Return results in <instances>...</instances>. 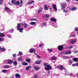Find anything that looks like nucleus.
<instances>
[{
	"instance_id": "nucleus-59",
	"label": "nucleus",
	"mask_w": 78,
	"mask_h": 78,
	"mask_svg": "<svg viewBox=\"0 0 78 78\" xmlns=\"http://www.w3.org/2000/svg\"><path fill=\"white\" fill-rule=\"evenodd\" d=\"M8 37H9V38H11V36L10 35H9L8 36Z\"/></svg>"
},
{
	"instance_id": "nucleus-5",
	"label": "nucleus",
	"mask_w": 78,
	"mask_h": 78,
	"mask_svg": "<svg viewBox=\"0 0 78 78\" xmlns=\"http://www.w3.org/2000/svg\"><path fill=\"white\" fill-rule=\"evenodd\" d=\"M50 20H51V21L54 22H56V19L53 17L51 18L50 19Z\"/></svg>"
},
{
	"instance_id": "nucleus-10",
	"label": "nucleus",
	"mask_w": 78,
	"mask_h": 78,
	"mask_svg": "<svg viewBox=\"0 0 78 78\" xmlns=\"http://www.w3.org/2000/svg\"><path fill=\"white\" fill-rule=\"evenodd\" d=\"M34 69L35 70H36L37 71L39 70V67L38 66H34Z\"/></svg>"
},
{
	"instance_id": "nucleus-45",
	"label": "nucleus",
	"mask_w": 78,
	"mask_h": 78,
	"mask_svg": "<svg viewBox=\"0 0 78 78\" xmlns=\"http://www.w3.org/2000/svg\"><path fill=\"white\" fill-rule=\"evenodd\" d=\"M69 62H70V64L69 65H71V64H72V62H72V60H69Z\"/></svg>"
},
{
	"instance_id": "nucleus-17",
	"label": "nucleus",
	"mask_w": 78,
	"mask_h": 78,
	"mask_svg": "<svg viewBox=\"0 0 78 78\" xmlns=\"http://www.w3.org/2000/svg\"><path fill=\"white\" fill-rule=\"evenodd\" d=\"M56 57L53 56L51 58V60L52 61V60H56Z\"/></svg>"
},
{
	"instance_id": "nucleus-35",
	"label": "nucleus",
	"mask_w": 78,
	"mask_h": 78,
	"mask_svg": "<svg viewBox=\"0 0 78 78\" xmlns=\"http://www.w3.org/2000/svg\"><path fill=\"white\" fill-rule=\"evenodd\" d=\"M22 57H20L18 58V61H20L22 60Z\"/></svg>"
},
{
	"instance_id": "nucleus-62",
	"label": "nucleus",
	"mask_w": 78,
	"mask_h": 78,
	"mask_svg": "<svg viewBox=\"0 0 78 78\" xmlns=\"http://www.w3.org/2000/svg\"><path fill=\"white\" fill-rule=\"evenodd\" d=\"M54 27H55V28H56V27H57L58 26H57V25H55Z\"/></svg>"
},
{
	"instance_id": "nucleus-61",
	"label": "nucleus",
	"mask_w": 78,
	"mask_h": 78,
	"mask_svg": "<svg viewBox=\"0 0 78 78\" xmlns=\"http://www.w3.org/2000/svg\"><path fill=\"white\" fill-rule=\"evenodd\" d=\"M47 66V64H44V66L45 67V66Z\"/></svg>"
},
{
	"instance_id": "nucleus-38",
	"label": "nucleus",
	"mask_w": 78,
	"mask_h": 78,
	"mask_svg": "<svg viewBox=\"0 0 78 78\" xmlns=\"http://www.w3.org/2000/svg\"><path fill=\"white\" fill-rule=\"evenodd\" d=\"M53 49H48V50L49 51H51V52L53 51Z\"/></svg>"
},
{
	"instance_id": "nucleus-34",
	"label": "nucleus",
	"mask_w": 78,
	"mask_h": 78,
	"mask_svg": "<svg viewBox=\"0 0 78 78\" xmlns=\"http://www.w3.org/2000/svg\"><path fill=\"white\" fill-rule=\"evenodd\" d=\"M67 75H69L70 76H73V74H71L70 73H68L67 74Z\"/></svg>"
},
{
	"instance_id": "nucleus-26",
	"label": "nucleus",
	"mask_w": 78,
	"mask_h": 78,
	"mask_svg": "<svg viewBox=\"0 0 78 78\" xmlns=\"http://www.w3.org/2000/svg\"><path fill=\"white\" fill-rule=\"evenodd\" d=\"M2 72L3 73H6V72H7V70L5 69L3 70L2 71Z\"/></svg>"
},
{
	"instance_id": "nucleus-50",
	"label": "nucleus",
	"mask_w": 78,
	"mask_h": 78,
	"mask_svg": "<svg viewBox=\"0 0 78 78\" xmlns=\"http://www.w3.org/2000/svg\"><path fill=\"white\" fill-rule=\"evenodd\" d=\"M69 48H73V46H70L69 47Z\"/></svg>"
},
{
	"instance_id": "nucleus-13",
	"label": "nucleus",
	"mask_w": 78,
	"mask_h": 78,
	"mask_svg": "<svg viewBox=\"0 0 78 78\" xmlns=\"http://www.w3.org/2000/svg\"><path fill=\"white\" fill-rule=\"evenodd\" d=\"M72 53L71 51L70 50L66 52V55H70Z\"/></svg>"
},
{
	"instance_id": "nucleus-4",
	"label": "nucleus",
	"mask_w": 78,
	"mask_h": 78,
	"mask_svg": "<svg viewBox=\"0 0 78 78\" xmlns=\"http://www.w3.org/2000/svg\"><path fill=\"white\" fill-rule=\"evenodd\" d=\"M42 62V60H37L35 62L36 64H41V62Z\"/></svg>"
},
{
	"instance_id": "nucleus-52",
	"label": "nucleus",
	"mask_w": 78,
	"mask_h": 78,
	"mask_svg": "<svg viewBox=\"0 0 78 78\" xmlns=\"http://www.w3.org/2000/svg\"><path fill=\"white\" fill-rule=\"evenodd\" d=\"M37 56L38 58H41V56H39V55H37Z\"/></svg>"
},
{
	"instance_id": "nucleus-48",
	"label": "nucleus",
	"mask_w": 78,
	"mask_h": 78,
	"mask_svg": "<svg viewBox=\"0 0 78 78\" xmlns=\"http://www.w3.org/2000/svg\"><path fill=\"white\" fill-rule=\"evenodd\" d=\"M2 51H5V49L4 48H2L1 49Z\"/></svg>"
},
{
	"instance_id": "nucleus-1",
	"label": "nucleus",
	"mask_w": 78,
	"mask_h": 78,
	"mask_svg": "<svg viewBox=\"0 0 78 78\" xmlns=\"http://www.w3.org/2000/svg\"><path fill=\"white\" fill-rule=\"evenodd\" d=\"M20 24H17V30H19L20 33H22V30H23V28L22 27L20 28Z\"/></svg>"
},
{
	"instance_id": "nucleus-41",
	"label": "nucleus",
	"mask_w": 78,
	"mask_h": 78,
	"mask_svg": "<svg viewBox=\"0 0 78 78\" xmlns=\"http://www.w3.org/2000/svg\"><path fill=\"white\" fill-rule=\"evenodd\" d=\"M75 31H78V27H76L75 28Z\"/></svg>"
},
{
	"instance_id": "nucleus-57",
	"label": "nucleus",
	"mask_w": 78,
	"mask_h": 78,
	"mask_svg": "<svg viewBox=\"0 0 78 78\" xmlns=\"http://www.w3.org/2000/svg\"><path fill=\"white\" fill-rule=\"evenodd\" d=\"M78 51H75V53H78Z\"/></svg>"
},
{
	"instance_id": "nucleus-63",
	"label": "nucleus",
	"mask_w": 78,
	"mask_h": 78,
	"mask_svg": "<svg viewBox=\"0 0 78 78\" xmlns=\"http://www.w3.org/2000/svg\"><path fill=\"white\" fill-rule=\"evenodd\" d=\"M2 2L1 1H0V5H1L2 4Z\"/></svg>"
},
{
	"instance_id": "nucleus-14",
	"label": "nucleus",
	"mask_w": 78,
	"mask_h": 78,
	"mask_svg": "<svg viewBox=\"0 0 78 78\" xmlns=\"http://www.w3.org/2000/svg\"><path fill=\"white\" fill-rule=\"evenodd\" d=\"M34 48H32L29 51L30 53H32L34 52Z\"/></svg>"
},
{
	"instance_id": "nucleus-36",
	"label": "nucleus",
	"mask_w": 78,
	"mask_h": 78,
	"mask_svg": "<svg viewBox=\"0 0 78 78\" xmlns=\"http://www.w3.org/2000/svg\"><path fill=\"white\" fill-rule=\"evenodd\" d=\"M15 5H20V2L19 1H18L17 2H16Z\"/></svg>"
},
{
	"instance_id": "nucleus-27",
	"label": "nucleus",
	"mask_w": 78,
	"mask_h": 78,
	"mask_svg": "<svg viewBox=\"0 0 78 78\" xmlns=\"http://www.w3.org/2000/svg\"><path fill=\"white\" fill-rule=\"evenodd\" d=\"M76 8L75 7H73V8L72 9V11H75V10H76Z\"/></svg>"
},
{
	"instance_id": "nucleus-19",
	"label": "nucleus",
	"mask_w": 78,
	"mask_h": 78,
	"mask_svg": "<svg viewBox=\"0 0 78 78\" xmlns=\"http://www.w3.org/2000/svg\"><path fill=\"white\" fill-rule=\"evenodd\" d=\"M13 64L15 66H17V61H14L13 62Z\"/></svg>"
},
{
	"instance_id": "nucleus-47",
	"label": "nucleus",
	"mask_w": 78,
	"mask_h": 78,
	"mask_svg": "<svg viewBox=\"0 0 78 78\" xmlns=\"http://www.w3.org/2000/svg\"><path fill=\"white\" fill-rule=\"evenodd\" d=\"M37 77H38V76H37L35 75L34 76V78H37Z\"/></svg>"
},
{
	"instance_id": "nucleus-54",
	"label": "nucleus",
	"mask_w": 78,
	"mask_h": 78,
	"mask_svg": "<svg viewBox=\"0 0 78 78\" xmlns=\"http://www.w3.org/2000/svg\"><path fill=\"white\" fill-rule=\"evenodd\" d=\"M63 12H67V11H66V10H65V9H63Z\"/></svg>"
},
{
	"instance_id": "nucleus-56",
	"label": "nucleus",
	"mask_w": 78,
	"mask_h": 78,
	"mask_svg": "<svg viewBox=\"0 0 78 78\" xmlns=\"http://www.w3.org/2000/svg\"><path fill=\"white\" fill-rule=\"evenodd\" d=\"M76 66V64H73L72 65V66L73 67H74V66Z\"/></svg>"
},
{
	"instance_id": "nucleus-55",
	"label": "nucleus",
	"mask_w": 78,
	"mask_h": 78,
	"mask_svg": "<svg viewBox=\"0 0 78 78\" xmlns=\"http://www.w3.org/2000/svg\"><path fill=\"white\" fill-rule=\"evenodd\" d=\"M69 58L70 57H69L66 56V59H69Z\"/></svg>"
},
{
	"instance_id": "nucleus-12",
	"label": "nucleus",
	"mask_w": 78,
	"mask_h": 78,
	"mask_svg": "<svg viewBox=\"0 0 78 78\" xmlns=\"http://www.w3.org/2000/svg\"><path fill=\"white\" fill-rule=\"evenodd\" d=\"M22 64L23 65V66H27L28 65V63L26 62H23L22 63Z\"/></svg>"
},
{
	"instance_id": "nucleus-44",
	"label": "nucleus",
	"mask_w": 78,
	"mask_h": 78,
	"mask_svg": "<svg viewBox=\"0 0 78 78\" xmlns=\"http://www.w3.org/2000/svg\"><path fill=\"white\" fill-rule=\"evenodd\" d=\"M66 5H62V6L63 9H64L66 8Z\"/></svg>"
},
{
	"instance_id": "nucleus-24",
	"label": "nucleus",
	"mask_w": 78,
	"mask_h": 78,
	"mask_svg": "<svg viewBox=\"0 0 78 78\" xmlns=\"http://www.w3.org/2000/svg\"><path fill=\"white\" fill-rule=\"evenodd\" d=\"M60 68L61 70H62L64 69V67H63V66H62L61 65L60 66Z\"/></svg>"
},
{
	"instance_id": "nucleus-32",
	"label": "nucleus",
	"mask_w": 78,
	"mask_h": 78,
	"mask_svg": "<svg viewBox=\"0 0 78 78\" xmlns=\"http://www.w3.org/2000/svg\"><path fill=\"white\" fill-rule=\"evenodd\" d=\"M4 9H5V10H6V11H9V8L6 7H5V8Z\"/></svg>"
},
{
	"instance_id": "nucleus-7",
	"label": "nucleus",
	"mask_w": 78,
	"mask_h": 78,
	"mask_svg": "<svg viewBox=\"0 0 78 78\" xmlns=\"http://www.w3.org/2000/svg\"><path fill=\"white\" fill-rule=\"evenodd\" d=\"M58 48L59 50H62V48H63V47L62 46L60 45L58 47Z\"/></svg>"
},
{
	"instance_id": "nucleus-42",
	"label": "nucleus",
	"mask_w": 78,
	"mask_h": 78,
	"mask_svg": "<svg viewBox=\"0 0 78 78\" xmlns=\"http://www.w3.org/2000/svg\"><path fill=\"white\" fill-rule=\"evenodd\" d=\"M4 40V38H0V41H3Z\"/></svg>"
},
{
	"instance_id": "nucleus-22",
	"label": "nucleus",
	"mask_w": 78,
	"mask_h": 78,
	"mask_svg": "<svg viewBox=\"0 0 78 78\" xmlns=\"http://www.w3.org/2000/svg\"><path fill=\"white\" fill-rule=\"evenodd\" d=\"M36 24V22H31L30 23V24L32 25H35Z\"/></svg>"
},
{
	"instance_id": "nucleus-43",
	"label": "nucleus",
	"mask_w": 78,
	"mask_h": 78,
	"mask_svg": "<svg viewBox=\"0 0 78 78\" xmlns=\"http://www.w3.org/2000/svg\"><path fill=\"white\" fill-rule=\"evenodd\" d=\"M39 47H42V43L40 44L39 45Z\"/></svg>"
},
{
	"instance_id": "nucleus-18",
	"label": "nucleus",
	"mask_w": 78,
	"mask_h": 78,
	"mask_svg": "<svg viewBox=\"0 0 78 78\" xmlns=\"http://www.w3.org/2000/svg\"><path fill=\"white\" fill-rule=\"evenodd\" d=\"M31 66H29L27 67H26V70H29L30 69H31Z\"/></svg>"
},
{
	"instance_id": "nucleus-64",
	"label": "nucleus",
	"mask_w": 78,
	"mask_h": 78,
	"mask_svg": "<svg viewBox=\"0 0 78 78\" xmlns=\"http://www.w3.org/2000/svg\"><path fill=\"white\" fill-rule=\"evenodd\" d=\"M48 74H50V72L48 71Z\"/></svg>"
},
{
	"instance_id": "nucleus-31",
	"label": "nucleus",
	"mask_w": 78,
	"mask_h": 78,
	"mask_svg": "<svg viewBox=\"0 0 78 78\" xmlns=\"http://www.w3.org/2000/svg\"><path fill=\"white\" fill-rule=\"evenodd\" d=\"M24 25L25 28H27V27H28V25L26 23H24Z\"/></svg>"
},
{
	"instance_id": "nucleus-51",
	"label": "nucleus",
	"mask_w": 78,
	"mask_h": 78,
	"mask_svg": "<svg viewBox=\"0 0 78 78\" xmlns=\"http://www.w3.org/2000/svg\"><path fill=\"white\" fill-rule=\"evenodd\" d=\"M63 58L64 59H66V56H63Z\"/></svg>"
},
{
	"instance_id": "nucleus-39",
	"label": "nucleus",
	"mask_w": 78,
	"mask_h": 78,
	"mask_svg": "<svg viewBox=\"0 0 78 78\" xmlns=\"http://www.w3.org/2000/svg\"><path fill=\"white\" fill-rule=\"evenodd\" d=\"M42 25H43V26H46V25H47V23H44L42 24Z\"/></svg>"
},
{
	"instance_id": "nucleus-6",
	"label": "nucleus",
	"mask_w": 78,
	"mask_h": 78,
	"mask_svg": "<svg viewBox=\"0 0 78 78\" xmlns=\"http://www.w3.org/2000/svg\"><path fill=\"white\" fill-rule=\"evenodd\" d=\"M34 2V1L32 0L31 1H29L27 3V5H31V4L33 3Z\"/></svg>"
},
{
	"instance_id": "nucleus-37",
	"label": "nucleus",
	"mask_w": 78,
	"mask_h": 78,
	"mask_svg": "<svg viewBox=\"0 0 78 78\" xmlns=\"http://www.w3.org/2000/svg\"><path fill=\"white\" fill-rule=\"evenodd\" d=\"M19 55L21 56L23 55V53L22 52L20 51L19 53Z\"/></svg>"
},
{
	"instance_id": "nucleus-3",
	"label": "nucleus",
	"mask_w": 78,
	"mask_h": 78,
	"mask_svg": "<svg viewBox=\"0 0 78 78\" xmlns=\"http://www.w3.org/2000/svg\"><path fill=\"white\" fill-rule=\"evenodd\" d=\"M52 7L55 11H57L58 9H57V8H56V5L55 4H53L52 5Z\"/></svg>"
},
{
	"instance_id": "nucleus-60",
	"label": "nucleus",
	"mask_w": 78,
	"mask_h": 78,
	"mask_svg": "<svg viewBox=\"0 0 78 78\" xmlns=\"http://www.w3.org/2000/svg\"><path fill=\"white\" fill-rule=\"evenodd\" d=\"M72 37H75V35H72Z\"/></svg>"
},
{
	"instance_id": "nucleus-15",
	"label": "nucleus",
	"mask_w": 78,
	"mask_h": 78,
	"mask_svg": "<svg viewBox=\"0 0 78 78\" xmlns=\"http://www.w3.org/2000/svg\"><path fill=\"white\" fill-rule=\"evenodd\" d=\"M8 62L9 64H12V61L11 60H8Z\"/></svg>"
},
{
	"instance_id": "nucleus-40",
	"label": "nucleus",
	"mask_w": 78,
	"mask_h": 78,
	"mask_svg": "<svg viewBox=\"0 0 78 78\" xmlns=\"http://www.w3.org/2000/svg\"><path fill=\"white\" fill-rule=\"evenodd\" d=\"M9 31H10V33H12V32H13V31H14V30H13V29H10L9 30Z\"/></svg>"
},
{
	"instance_id": "nucleus-53",
	"label": "nucleus",
	"mask_w": 78,
	"mask_h": 78,
	"mask_svg": "<svg viewBox=\"0 0 78 78\" xmlns=\"http://www.w3.org/2000/svg\"><path fill=\"white\" fill-rule=\"evenodd\" d=\"M20 3H21V5H22V4H23V1L21 0L20 1Z\"/></svg>"
},
{
	"instance_id": "nucleus-58",
	"label": "nucleus",
	"mask_w": 78,
	"mask_h": 78,
	"mask_svg": "<svg viewBox=\"0 0 78 78\" xmlns=\"http://www.w3.org/2000/svg\"><path fill=\"white\" fill-rule=\"evenodd\" d=\"M76 66H77V67H78V62L76 64Z\"/></svg>"
},
{
	"instance_id": "nucleus-46",
	"label": "nucleus",
	"mask_w": 78,
	"mask_h": 78,
	"mask_svg": "<svg viewBox=\"0 0 78 78\" xmlns=\"http://www.w3.org/2000/svg\"><path fill=\"white\" fill-rule=\"evenodd\" d=\"M31 20H32V21H33L34 20L36 21V20H37V19H32Z\"/></svg>"
},
{
	"instance_id": "nucleus-30",
	"label": "nucleus",
	"mask_w": 78,
	"mask_h": 78,
	"mask_svg": "<svg viewBox=\"0 0 78 78\" xmlns=\"http://www.w3.org/2000/svg\"><path fill=\"white\" fill-rule=\"evenodd\" d=\"M19 24H20V27L21 26H23V25H24V24L23 23H20L18 24L17 25H19Z\"/></svg>"
},
{
	"instance_id": "nucleus-33",
	"label": "nucleus",
	"mask_w": 78,
	"mask_h": 78,
	"mask_svg": "<svg viewBox=\"0 0 78 78\" xmlns=\"http://www.w3.org/2000/svg\"><path fill=\"white\" fill-rule=\"evenodd\" d=\"M61 6L66 5V3H61Z\"/></svg>"
},
{
	"instance_id": "nucleus-25",
	"label": "nucleus",
	"mask_w": 78,
	"mask_h": 78,
	"mask_svg": "<svg viewBox=\"0 0 78 78\" xmlns=\"http://www.w3.org/2000/svg\"><path fill=\"white\" fill-rule=\"evenodd\" d=\"M42 11V8L41 7L40 8V9L39 10L38 13H40V12H41Z\"/></svg>"
},
{
	"instance_id": "nucleus-20",
	"label": "nucleus",
	"mask_w": 78,
	"mask_h": 78,
	"mask_svg": "<svg viewBox=\"0 0 78 78\" xmlns=\"http://www.w3.org/2000/svg\"><path fill=\"white\" fill-rule=\"evenodd\" d=\"M44 8L45 10H48V7H47V6L46 5H44Z\"/></svg>"
},
{
	"instance_id": "nucleus-49",
	"label": "nucleus",
	"mask_w": 78,
	"mask_h": 78,
	"mask_svg": "<svg viewBox=\"0 0 78 78\" xmlns=\"http://www.w3.org/2000/svg\"><path fill=\"white\" fill-rule=\"evenodd\" d=\"M13 57H16V54H13Z\"/></svg>"
},
{
	"instance_id": "nucleus-28",
	"label": "nucleus",
	"mask_w": 78,
	"mask_h": 78,
	"mask_svg": "<svg viewBox=\"0 0 78 78\" xmlns=\"http://www.w3.org/2000/svg\"><path fill=\"white\" fill-rule=\"evenodd\" d=\"M4 68L5 69H8L9 67V66L8 65H5L4 67Z\"/></svg>"
},
{
	"instance_id": "nucleus-9",
	"label": "nucleus",
	"mask_w": 78,
	"mask_h": 78,
	"mask_svg": "<svg viewBox=\"0 0 78 78\" xmlns=\"http://www.w3.org/2000/svg\"><path fill=\"white\" fill-rule=\"evenodd\" d=\"M15 76L16 78H20V75L19 74H16Z\"/></svg>"
},
{
	"instance_id": "nucleus-2",
	"label": "nucleus",
	"mask_w": 78,
	"mask_h": 78,
	"mask_svg": "<svg viewBox=\"0 0 78 78\" xmlns=\"http://www.w3.org/2000/svg\"><path fill=\"white\" fill-rule=\"evenodd\" d=\"M45 70H49L50 69H51V67L50 65H46L45 69Z\"/></svg>"
},
{
	"instance_id": "nucleus-8",
	"label": "nucleus",
	"mask_w": 78,
	"mask_h": 78,
	"mask_svg": "<svg viewBox=\"0 0 78 78\" xmlns=\"http://www.w3.org/2000/svg\"><path fill=\"white\" fill-rule=\"evenodd\" d=\"M11 2L13 5H16V0H12Z\"/></svg>"
},
{
	"instance_id": "nucleus-23",
	"label": "nucleus",
	"mask_w": 78,
	"mask_h": 78,
	"mask_svg": "<svg viewBox=\"0 0 78 78\" xmlns=\"http://www.w3.org/2000/svg\"><path fill=\"white\" fill-rule=\"evenodd\" d=\"M5 36V34L3 33L0 34V37H4Z\"/></svg>"
},
{
	"instance_id": "nucleus-29",
	"label": "nucleus",
	"mask_w": 78,
	"mask_h": 78,
	"mask_svg": "<svg viewBox=\"0 0 78 78\" xmlns=\"http://www.w3.org/2000/svg\"><path fill=\"white\" fill-rule=\"evenodd\" d=\"M26 61L27 62H30V61H31V59L30 58L27 59L26 60Z\"/></svg>"
},
{
	"instance_id": "nucleus-11",
	"label": "nucleus",
	"mask_w": 78,
	"mask_h": 78,
	"mask_svg": "<svg viewBox=\"0 0 78 78\" xmlns=\"http://www.w3.org/2000/svg\"><path fill=\"white\" fill-rule=\"evenodd\" d=\"M75 42H76V40L74 39V40H72L70 41V42L71 44H74Z\"/></svg>"
},
{
	"instance_id": "nucleus-16",
	"label": "nucleus",
	"mask_w": 78,
	"mask_h": 78,
	"mask_svg": "<svg viewBox=\"0 0 78 78\" xmlns=\"http://www.w3.org/2000/svg\"><path fill=\"white\" fill-rule=\"evenodd\" d=\"M49 16H50L48 15H45L44 16V19H45V18H48Z\"/></svg>"
},
{
	"instance_id": "nucleus-21",
	"label": "nucleus",
	"mask_w": 78,
	"mask_h": 78,
	"mask_svg": "<svg viewBox=\"0 0 78 78\" xmlns=\"http://www.w3.org/2000/svg\"><path fill=\"white\" fill-rule=\"evenodd\" d=\"M73 60L74 61L77 62V61H78V58H73Z\"/></svg>"
}]
</instances>
